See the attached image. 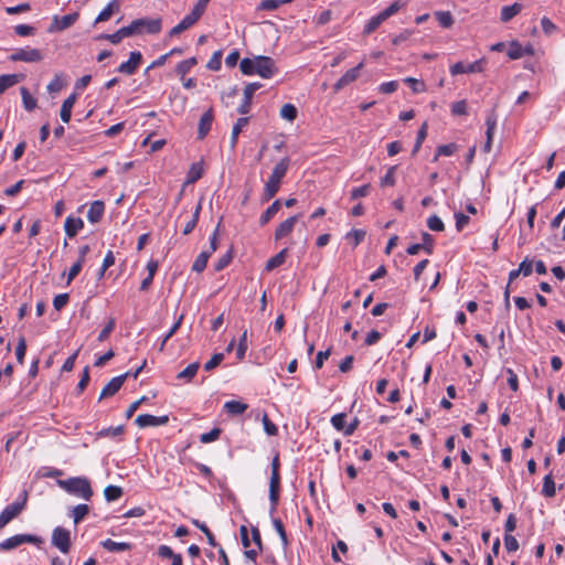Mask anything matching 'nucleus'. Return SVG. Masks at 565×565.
Returning a JSON list of instances; mask_svg holds the SVG:
<instances>
[{
	"instance_id": "1",
	"label": "nucleus",
	"mask_w": 565,
	"mask_h": 565,
	"mask_svg": "<svg viewBox=\"0 0 565 565\" xmlns=\"http://www.w3.org/2000/svg\"><path fill=\"white\" fill-rule=\"evenodd\" d=\"M239 70L244 75H259L263 78H271L277 72L275 61L265 55H258L254 58L244 57L239 63Z\"/></svg>"
},
{
	"instance_id": "2",
	"label": "nucleus",
	"mask_w": 565,
	"mask_h": 565,
	"mask_svg": "<svg viewBox=\"0 0 565 565\" xmlns=\"http://www.w3.org/2000/svg\"><path fill=\"white\" fill-rule=\"evenodd\" d=\"M289 166L290 159L288 157L282 158L275 164L263 190L262 200L264 202L269 201L278 193L281 181L286 177Z\"/></svg>"
},
{
	"instance_id": "3",
	"label": "nucleus",
	"mask_w": 565,
	"mask_h": 565,
	"mask_svg": "<svg viewBox=\"0 0 565 565\" xmlns=\"http://www.w3.org/2000/svg\"><path fill=\"white\" fill-rule=\"evenodd\" d=\"M280 457L279 452H276L270 462V478H269V513L273 515L278 507L280 499Z\"/></svg>"
},
{
	"instance_id": "4",
	"label": "nucleus",
	"mask_w": 565,
	"mask_h": 565,
	"mask_svg": "<svg viewBox=\"0 0 565 565\" xmlns=\"http://www.w3.org/2000/svg\"><path fill=\"white\" fill-rule=\"evenodd\" d=\"M57 484L67 493L76 495L84 500H90V498L93 497L90 482L85 477H72L66 480H58Z\"/></svg>"
},
{
	"instance_id": "5",
	"label": "nucleus",
	"mask_w": 565,
	"mask_h": 565,
	"mask_svg": "<svg viewBox=\"0 0 565 565\" xmlns=\"http://www.w3.org/2000/svg\"><path fill=\"white\" fill-rule=\"evenodd\" d=\"M209 2L210 0H199L196 4L193 7L192 11L170 30L169 36H177L192 28L205 12Z\"/></svg>"
},
{
	"instance_id": "6",
	"label": "nucleus",
	"mask_w": 565,
	"mask_h": 565,
	"mask_svg": "<svg viewBox=\"0 0 565 565\" xmlns=\"http://www.w3.org/2000/svg\"><path fill=\"white\" fill-rule=\"evenodd\" d=\"M128 28L132 35L158 34L162 29V21L160 18H142L134 20Z\"/></svg>"
},
{
	"instance_id": "7",
	"label": "nucleus",
	"mask_w": 565,
	"mask_h": 565,
	"mask_svg": "<svg viewBox=\"0 0 565 565\" xmlns=\"http://www.w3.org/2000/svg\"><path fill=\"white\" fill-rule=\"evenodd\" d=\"M402 7L403 3H401L399 1H394L391 6L381 11L379 14L372 17L364 25L363 34L369 35L373 33L384 21H386L393 14L397 13Z\"/></svg>"
},
{
	"instance_id": "8",
	"label": "nucleus",
	"mask_w": 565,
	"mask_h": 565,
	"mask_svg": "<svg viewBox=\"0 0 565 565\" xmlns=\"http://www.w3.org/2000/svg\"><path fill=\"white\" fill-rule=\"evenodd\" d=\"M26 543L40 546L43 543V539L33 534H15L2 541L0 543V550L11 551Z\"/></svg>"
},
{
	"instance_id": "9",
	"label": "nucleus",
	"mask_w": 565,
	"mask_h": 565,
	"mask_svg": "<svg viewBox=\"0 0 565 565\" xmlns=\"http://www.w3.org/2000/svg\"><path fill=\"white\" fill-rule=\"evenodd\" d=\"M26 492H23V497L20 501H15L9 505H7L2 512L0 513V530L3 529L7 524H9L13 519H15L26 505Z\"/></svg>"
},
{
	"instance_id": "10",
	"label": "nucleus",
	"mask_w": 565,
	"mask_h": 565,
	"mask_svg": "<svg viewBox=\"0 0 565 565\" xmlns=\"http://www.w3.org/2000/svg\"><path fill=\"white\" fill-rule=\"evenodd\" d=\"M44 57L43 53L39 49L25 46L22 49H17L10 55V60L13 62H25V63H35L42 61Z\"/></svg>"
},
{
	"instance_id": "11",
	"label": "nucleus",
	"mask_w": 565,
	"mask_h": 565,
	"mask_svg": "<svg viewBox=\"0 0 565 565\" xmlns=\"http://www.w3.org/2000/svg\"><path fill=\"white\" fill-rule=\"evenodd\" d=\"M51 542L60 552L67 554L72 546L70 531L62 526H56L52 532Z\"/></svg>"
},
{
	"instance_id": "12",
	"label": "nucleus",
	"mask_w": 565,
	"mask_h": 565,
	"mask_svg": "<svg viewBox=\"0 0 565 565\" xmlns=\"http://www.w3.org/2000/svg\"><path fill=\"white\" fill-rule=\"evenodd\" d=\"M79 18V12L68 13L66 15L60 17L54 15L52 21L47 28L49 33L62 32L68 28H71Z\"/></svg>"
},
{
	"instance_id": "13",
	"label": "nucleus",
	"mask_w": 565,
	"mask_h": 565,
	"mask_svg": "<svg viewBox=\"0 0 565 565\" xmlns=\"http://www.w3.org/2000/svg\"><path fill=\"white\" fill-rule=\"evenodd\" d=\"M484 60H477L472 63L457 62L450 67V74L452 76L459 74H471L483 71Z\"/></svg>"
},
{
	"instance_id": "14",
	"label": "nucleus",
	"mask_w": 565,
	"mask_h": 565,
	"mask_svg": "<svg viewBox=\"0 0 565 565\" xmlns=\"http://www.w3.org/2000/svg\"><path fill=\"white\" fill-rule=\"evenodd\" d=\"M169 416H154L151 414H140L136 417L135 424L139 428H147V427H156V426H163L168 424Z\"/></svg>"
},
{
	"instance_id": "15",
	"label": "nucleus",
	"mask_w": 565,
	"mask_h": 565,
	"mask_svg": "<svg viewBox=\"0 0 565 565\" xmlns=\"http://www.w3.org/2000/svg\"><path fill=\"white\" fill-rule=\"evenodd\" d=\"M142 62V54L139 51L130 52L129 60L122 62L117 71L126 75H134Z\"/></svg>"
},
{
	"instance_id": "16",
	"label": "nucleus",
	"mask_w": 565,
	"mask_h": 565,
	"mask_svg": "<svg viewBox=\"0 0 565 565\" xmlns=\"http://www.w3.org/2000/svg\"><path fill=\"white\" fill-rule=\"evenodd\" d=\"M130 375V372L113 377L102 390L99 399L114 396L124 385L126 379Z\"/></svg>"
},
{
	"instance_id": "17",
	"label": "nucleus",
	"mask_w": 565,
	"mask_h": 565,
	"mask_svg": "<svg viewBox=\"0 0 565 565\" xmlns=\"http://www.w3.org/2000/svg\"><path fill=\"white\" fill-rule=\"evenodd\" d=\"M364 67V62L362 61L355 67L347 71L334 84V90L339 92L343 89L349 84L356 81L360 76L361 70Z\"/></svg>"
},
{
	"instance_id": "18",
	"label": "nucleus",
	"mask_w": 565,
	"mask_h": 565,
	"mask_svg": "<svg viewBox=\"0 0 565 565\" xmlns=\"http://www.w3.org/2000/svg\"><path fill=\"white\" fill-rule=\"evenodd\" d=\"M262 87L260 83H249L244 88V98L237 108L241 115H246L250 110L252 99L257 89Z\"/></svg>"
},
{
	"instance_id": "19",
	"label": "nucleus",
	"mask_w": 565,
	"mask_h": 565,
	"mask_svg": "<svg viewBox=\"0 0 565 565\" xmlns=\"http://www.w3.org/2000/svg\"><path fill=\"white\" fill-rule=\"evenodd\" d=\"M214 121V111L213 108L206 110L200 118L199 127H198V139H204L212 128V124Z\"/></svg>"
},
{
	"instance_id": "20",
	"label": "nucleus",
	"mask_w": 565,
	"mask_h": 565,
	"mask_svg": "<svg viewBox=\"0 0 565 565\" xmlns=\"http://www.w3.org/2000/svg\"><path fill=\"white\" fill-rule=\"evenodd\" d=\"M298 220L299 215H292L285 220L284 222H281L275 231V239L280 241L284 237L288 236L294 231Z\"/></svg>"
},
{
	"instance_id": "21",
	"label": "nucleus",
	"mask_w": 565,
	"mask_h": 565,
	"mask_svg": "<svg viewBox=\"0 0 565 565\" xmlns=\"http://www.w3.org/2000/svg\"><path fill=\"white\" fill-rule=\"evenodd\" d=\"M83 227L84 221L81 217L70 215L64 222V231L68 238L75 237Z\"/></svg>"
},
{
	"instance_id": "22",
	"label": "nucleus",
	"mask_w": 565,
	"mask_h": 565,
	"mask_svg": "<svg viewBox=\"0 0 565 565\" xmlns=\"http://www.w3.org/2000/svg\"><path fill=\"white\" fill-rule=\"evenodd\" d=\"M105 213V203L100 200H96L90 203L89 209L87 211V220L92 224H96L100 222Z\"/></svg>"
},
{
	"instance_id": "23",
	"label": "nucleus",
	"mask_w": 565,
	"mask_h": 565,
	"mask_svg": "<svg viewBox=\"0 0 565 565\" xmlns=\"http://www.w3.org/2000/svg\"><path fill=\"white\" fill-rule=\"evenodd\" d=\"M120 11V2L119 0H111L96 17L94 21V25L100 22L108 21L113 14Z\"/></svg>"
},
{
	"instance_id": "24",
	"label": "nucleus",
	"mask_w": 565,
	"mask_h": 565,
	"mask_svg": "<svg viewBox=\"0 0 565 565\" xmlns=\"http://www.w3.org/2000/svg\"><path fill=\"white\" fill-rule=\"evenodd\" d=\"M100 545L108 552L119 553L130 551L132 548V544L128 542H116L111 539H106L100 542Z\"/></svg>"
},
{
	"instance_id": "25",
	"label": "nucleus",
	"mask_w": 565,
	"mask_h": 565,
	"mask_svg": "<svg viewBox=\"0 0 565 565\" xmlns=\"http://www.w3.org/2000/svg\"><path fill=\"white\" fill-rule=\"evenodd\" d=\"M76 102V94H71L62 104L60 116L63 122L68 124L72 116V109Z\"/></svg>"
},
{
	"instance_id": "26",
	"label": "nucleus",
	"mask_w": 565,
	"mask_h": 565,
	"mask_svg": "<svg viewBox=\"0 0 565 565\" xmlns=\"http://www.w3.org/2000/svg\"><path fill=\"white\" fill-rule=\"evenodd\" d=\"M281 202L279 199L275 200L260 215L259 224L260 226L266 225L280 210Z\"/></svg>"
},
{
	"instance_id": "27",
	"label": "nucleus",
	"mask_w": 565,
	"mask_h": 565,
	"mask_svg": "<svg viewBox=\"0 0 565 565\" xmlns=\"http://www.w3.org/2000/svg\"><path fill=\"white\" fill-rule=\"evenodd\" d=\"M287 255H288V249L287 248L281 249L279 253H277L275 256L270 257L266 262L265 270L266 271H271L275 268H277V267L281 266L282 264H285V262L287 259Z\"/></svg>"
},
{
	"instance_id": "28",
	"label": "nucleus",
	"mask_w": 565,
	"mask_h": 565,
	"mask_svg": "<svg viewBox=\"0 0 565 565\" xmlns=\"http://www.w3.org/2000/svg\"><path fill=\"white\" fill-rule=\"evenodd\" d=\"M158 555L162 558H171V565H183L182 556L180 554H175L168 545H160L158 547Z\"/></svg>"
},
{
	"instance_id": "29",
	"label": "nucleus",
	"mask_w": 565,
	"mask_h": 565,
	"mask_svg": "<svg viewBox=\"0 0 565 565\" xmlns=\"http://www.w3.org/2000/svg\"><path fill=\"white\" fill-rule=\"evenodd\" d=\"M128 36H132V34H131V30H129V28L127 25V26L120 28L113 34H103V35H100V39H105L113 44H118L122 41V39L128 38Z\"/></svg>"
},
{
	"instance_id": "30",
	"label": "nucleus",
	"mask_w": 565,
	"mask_h": 565,
	"mask_svg": "<svg viewBox=\"0 0 565 565\" xmlns=\"http://www.w3.org/2000/svg\"><path fill=\"white\" fill-rule=\"evenodd\" d=\"M201 210H202V204H201V202H199L195 205L192 215L190 216L189 221L185 223V225L182 230L183 235H189L195 228V226L199 222Z\"/></svg>"
},
{
	"instance_id": "31",
	"label": "nucleus",
	"mask_w": 565,
	"mask_h": 565,
	"mask_svg": "<svg viewBox=\"0 0 565 565\" xmlns=\"http://www.w3.org/2000/svg\"><path fill=\"white\" fill-rule=\"evenodd\" d=\"M198 64L196 57H190L184 61H181L177 67L175 72L181 77V79H184L185 75L190 73V71Z\"/></svg>"
},
{
	"instance_id": "32",
	"label": "nucleus",
	"mask_w": 565,
	"mask_h": 565,
	"mask_svg": "<svg viewBox=\"0 0 565 565\" xmlns=\"http://www.w3.org/2000/svg\"><path fill=\"white\" fill-rule=\"evenodd\" d=\"M248 118L247 117H239L236 122L233 126L232 134H231V146L234 148L237 143L238 136L242 131V129L247 126Z\"/></svg>"
},
{
	"instance_id": "33",
	"label": "nucleus",
	"mask_w": 565,
	"mask_h": 565,
	"mask_svg": "<svg viewBox=\"0 0 565 565\" xmlns=\"http://www.w3.org/2000/svg\"><path fill=\"white\" fill-rule=\"evenodd\" d=\"M211 255H212V252H207V250L201 252L196 256L195 260L193 262L192 270L196 271V273L203 271L206 268V265H207V262H209V258Z\"/></svg>"
},
{
	"instance_id": "34",
	"label": "nucleus",
	"mask_w": 565,
	"mask_h": 565,
	"mask_svg": "<svg viewBox=\"0 0 565 565\" xmlns=\"http://www.w3.org/2000/svg\"><path fill=\"white\" fill-rule=\"evenodd\" d=\"M248 405L239 401H228L224 404V408L231 415H242Z\"/></svg>"
},
{
	"instance_id": "35",
	"label": "nucleus",
	"mask_w": 565,
	"mask_h": 565,
	"mask_svg": "<svg viewBox=\"0 0 565 565\" xmlns=\"http://www.w3.org/2000/svg\"><path fill=\"white\" fill-rule=\"evenodd\" d=\"M435 18L444 29H449L454 25L455 20L450 11H436Z\"/></svg>"
},
{
	"instance_id": "36",
	"label": "nucleus",
	"mask_w": 565,
	"mask_h": 565,
	"mask_svg": "<svg viewBox=\"0 0 565 565\" xmlns=\"http://www.w3.org/2000/svg\"><path fill=\"white\" fill-rule=\"evenodd\" d=\"M199 367H200V363L193 362V363L189 364L183 371H181L177 375V379L190 382L196 375Z\"/></svg>"
},
{
	"instance_id": "37",
	"label": "nucleus",
	"mask_w": 565,
	"mask_h": 565,
	"mask_svg": "<svg viewBox=\"0 0 565 565\" xmlns=\"http://www.w3.org/2000/svg\"><path fill=\"white\" fill-rule=\"evenodd\" d=\"M521 9H522V6L519 4V3H514L512 6H508V7L502 8V10H501V20L503 22L510 21L516 14L520 13Z\"/></svg>"
},
{
	"instance_id": "38",
	"label": "nucleus",
	"mask_w": 565,
	"mask_h": 565,
	"mask_svg": "<svg viewBox=\"0 0 565 565\" xmlns=\"http://www.w3.org/2000/svg\"><path fill=\"white\" fill-rule=\"evenodd\" d=\"M19 82L17 74H7L0 76V95L3 94L8 88L14 86Z\"/></svg>"
},
{
	"instance_id": "39",
	"label": "nucleus",
	"mask_w": 565,
	"mask_h": 565,
	"mask_svg": "<svg viewBox=\"0 0 565 565\" xmlns=\"http://www.w3.org/2000/svg\"><path fill=\"white\" fill-rule=\"evenodd\" d=\"M396 170H397V166H392L387 169L386 173L384 177L381 178L380 180V185L382 188H385V186H394L395 183H396Z\"/></svg>"
},
{
	"instance_id": "40",
	"label": "nucleus",
	"mask_w": 565,
	"mask_h": 565,
	"mask_svg": "<svg viewBox=\"0 0 565 565\" xmlns=\"http://www.w3.org/2000/svg\"><path fill=\"white\" fill-rule=\"evenodd\" d=\"M124 494V491L120 487L118 486H113V484H109L107 486L105 489H104V495H105V499L109 502L111 501H116L118 499H120Z\"/></svg>"
},
{
	"instance_id": "41",
	"label": "nucleus",
	"mask_w": 565,
	"mask_h": 565,
	"mask_svg": "<svg viewBox=\"0 0 565 565\" xmlns=\"http://www.w3.org/2000/svg\"><path fill=\"white\" fill-rule=\"evenodd\" d=\"M203 175V167L201 163H193L189 171H188V175H186V183H194L196 182L199 179H201Z\"/></svg>"
},
{
	"instance_id": "42",
	"label": "nucleus",
	"mask_w": 565,
	"mask_h": 565,
	"mask_svg": "<svg viewBox=\"0 0 565 565\" xmlns=\"http://www.w3.org/2000/svg\"><path fill=\"white\" fill-rule=\"evenodd\" d=\"M279 114L281 118L288 121H294L297 118L298 110L294 104L287 103L282 105Z\"/></svg>"
},
{
	"instance_id": "43",
	"label": "nucleus",
	"mask_w": 565,
	"mask_h": 565,
	"mask_svg": "<svg viewBox=\"0 0 565 565\" xmlns=\"http://www.w3.org/2000/svg\"><path fill=\"white\" fill-rule=\"evenodd\" d=\"M192 524L203 532V535L206 536L207 543L211 546H216L217 545V543L215 541L214 534L210 531V529L206 526L205 523H203V522H201V521H199L196 519H193L192 520Z\"/></svg>"
},
{
	"instance_id": "44",
	"label": "nucleus",
	"mask_w": 565,
	"mask_h": 565,
	"mask_svg": "<svg viewBox=\"0 0 565 565\" xmlns=\"http://www.w3.org/2000/svg\"><path fill=\"white\" fill-rule=\"evenodd\" d=\"M183 318L184 316L183 315H180V317L177 319V321L172 324V327L170 328V330L167 332V334L163 337L160 345H159V351L162 352L164 350V347H166V343L167 341L174 335V333L180 329L181 324H182V321H183Z\"/></svg>"
},
{
	"instance_id": "45",
	"label": "nucleus",
	"mask_w": 565,
	"mask_h": 565,
	"mask_svg": "<svg viewBox=\"0 0 565 565\" xmlns=\"http://www.w3.org/2000/svg\"><path fill=\"white\" fill-rule=\"evenodd\" d=\"M22 103L28 111H32L36 107V99L30 94L29 89L21 87Z\"/></svg>"
},
{
	"instance_id": "46",
	"label": "nucleus",
	"mask_w": 565,
	"mask_h": 565,
	"mask_svg": "<svg viewBox=\"0 0 565 565\" xmlns=\"http://www.w3.org/2000/svg\"><path fill=\"white\" fill-rule=\"evenodd\" d=\"M89 513V507L87 504H77L74 509H73V521L75 524H78L81 523L85 518L86 515Z\"/></svg>"
},
{
	"instance_id": "47",
	"label": "nucleus",
	"mask_w": 565,
	"mask_h": 565,
	"mask_svg": "<svg viewBox=\"0 0 565 565\" xmlns=\"http://www.w3.org/2000/svg\"><path fill=\"white\" fill-rule=\"evenodd\" d=\"M457 151V145L448 143L441 145L436 149V153L434 157V161H437L439 157H449L452 156Z\"/></svg>"
},
{
	"instance_id": "48",
	"label": "nucleus",
	"mask_w": 565,
	"mask_h": 565,
	"mask_svg": "<svg viewBox=\"0 0 565 565\" xmlns=\"http://www.w3.org/2000/svg\"><path fill=\"white\" fill-rule=\"evenodd\" d=\"M542 493L547 498L555 495V482L551 475H547L544 478Z\"/></svg>"
},
{
	"instance_id": "49",
	"label": "nucleus",
	"mask_w": 565,
	"mask_h": 565,
	"mask_svg": "<svg viewBox=\"0 0 565 565\" xmlns=\"http://www.w3.org/2000/svg\"><path fill=\"white\" fill-rule=\"evenodd\" d=\"M507 54L511 60H516L524 55V50L519 42L513 41L510 43Z\"/></svg>"
},
{
	"instance_id": "50",
	"label": "nucleus",
	"mask_w": 565,
	"mask_h": 565,
	"mask_svg": "<svg viewBox=\"0 0 565 565\" xmlns=\"http://www.w3.org/2000/svg\"><path fill=\"white\" fill-rule=\"evenodd\" d=\"M371 192V184L370 183H366V184H363L359 188H354L352 189V191L350 192V199L352 201L354 200H358L360 198H365L370 194Z\"/></svg>"
},
{
	"instance_id": "51",
	"label": "nucleus",
	"mask_w": 565,
	"mask_h": 565,
	"mask_svg": "<svg viewBox=\"0 0 565 565\" xmlns=\"http://www.w3.org/2000/svg\"><path fill=\"white\" fill-rule=\"evenodd\" d=\"M422 241L420 246H423V250H425L428 255H431L434 253L435 247V238L433 235H430L427 232H424L422 234Z\"/></svg>"
},
{
	"instance_id": "52",
	"label": "nucleus",
	"mask_w": 565,
	"mask_h": 565,
	"mask_svg": "<svg viewBox=\"0 0 565 565\" xmlns=\"http://www.w3.org/2000/svg\"><path fill=\"white\" fill-rule=\"evenodd\" d=\"M26 352V341L24 337H20L15 348V356L19 364L24 363V356Z\"/></svg>"
},
{
	"instance_id": "53",
	"label": "nucleus",
	"mask_w": 565,
	"mask_h": 565,
	"mask_svg": "<svg viewBox=\"0 0 565 565\" xmlns=\"http://www.w3.org/2000/svg\"><path fill=\"white\" fill-rule=\"evenodd\" d=\"M273 525H274V529L276 530L277 534L279 535L282 545L287 546L288 537H287V533L285 531V526H284V523L281 522V520L278 518L273 519Z\"/></svg>"
},
{
	"instance_id": "54",
	"label": "nucleus",
	"mask_w": 565,
	"mask_h": 565,
	"mask_svg": "<svg viewBox=\"0 0 565 565\" xmlns=\"http://www.w3.org/2000/svg\"><path fill=\"white\" fill-rule=\"evenodd\" d=\"M246 351H247V331L245 330L239 338L237 349H236V356L239 361L244 360Z\"/></svg>"
},
{
	"instance_id": "55",
	"label": "nucleus",
	"mask_w": 565,
	"mask_h": 565,
	"mask_svg": "<svg viewBox=\"0 0 565 565\" xmlns=\"http://www.w3.org/2000/svg\"><path fill=\"white\" fill-rule=\"evenodd\" d=\"M124 426L122 425H118V426H115V427H107V428H103L99 433H98V436L99 437H116V436H120L124 434Z\"/></svg>"
},
{
	"instance_id": "56",
	"label": "nucleus",
	"mask_w": 565,
	"mask_h": 565,
	"mask_svg": "<svg viewBox=\"0 0 565 565\" xmlns=\"http://www.w3.org/2000/svg\"><path fill=\"white\" fill-rule=\"evenodd\" d=\"M426 137H427V124L424 122L423 126L420 127V129L417 132L416 142H415V146H414V149H413V152H412L413 156H415L418 152V150L420 149L424 140L426 139Z\"/></svg>"
},
{
	"instance_id": "57",
	"label": "nucleus",
	"mask_w": 565,
	"mask_h": 565,
	"mask_svg": "<svg viewBox=\"0 0 565 565\" xmlns=\"http://www.w3.org/2000/svg\"><path fill=\"white\" fill-rule=\"evenodd\" d=\"M427 226L434 232H443L445 230L444 222L437 215H431L427 218Z\"/></svg>"
},
{
	"instance_id": "58",
	"label": "nucleus",
	"mask_w": 565,
	"mask_h": 565,
	"mask_svg": "<svg viewBox=\"0 0 565 565\" xmlns=\"http://www.w3.org/2000/svg\"><path fill=\"white\" fill-rule=\"evenodd\" d=\"M115 326L116 320L114 318H110L106 326L103 328V330L99 332L97 340L99 342H104L105 340H107L110 333L114 331Z\"/></svg>"
},
{
	"instance_id": "59",
	"label": "nucleus",
	"mask_w": 565,
	"mask_h": 565,
	"mask_svg": "<svg viewBox=\"0 0 565 565\" xmlns=\"http://www.w3.org/2000/svg\"><path fill=\"white\" fill-rule=\"evenodd\" d=\"M262 422L264 430L268 436H276L278 434V428L276 424L270 420L267 414L263 415Z\"/></svg>"
},
{
	"instance_id": "60",
	"label": "nucleus",
	"mask_w": 565,
	"mask_h": 565,
	"mask_svg": "<svg viewBox=\"0 0 565 565\" xmlns=\"http://www.w3.org/2000/svg\"><path fill=\"white\" fill-rule=\"evenodd\" d=\"M414 33H415V30L405 29L401 33H398L392 38V43L397 46V45L402 44L403 42L409 40Z\"/></svg>"
},
{
	"instance_id": "61",
	"label": "nucleus",
	"mask_w": 565,
	"mask_h": 565,
	"mask_svg": "<svg viewBox=\"0 0 565 565\" xmlns=\"http://www.w3.org/2000/svg\"><path fill=\"white\" fill-rule=\"evenodd\" d=\"M365 237V231L352 230L347 234V238L352 242L353 246H358Z\"/></svg>"
},
{
	"instance_id": "62",
	"label": "nucleus",
	"mask_w": 565,
	"mask_h": 565,
	"mask_svg": "<svg viewBox=\"0 0 565 565\" xmlns=\"http://www.w3.org/2000/svg\"><path fill=\"white\" fill-rule=\"evenodd\" d=\"M345 418H347V414L345 413H338L335 415H333L331 417V424L332 426L341 431L343 430L344 431V428H345Z\"/></svg>"
},
{
	"instance_id": "63",
	"label": "nucleus",
	"mask_w": 565,
	"mask_h": 565,
	"mask_svg": "<svg viewBox=\"0 0 565 565\" xmlns=\"http://www.w3.org/2000/svg\"><path fill=\"white\" fill-rule=\"evenodd\" d=\"M221 61H222V52L216 51L213 53L211 58L209 60L206 67L211 71H220L221 68Z\"/></svg>"
},
{
	"instance_id": "64",
	"label": "nucleus",
	"mask_w": 565,
	"mask_h": 565,
	"mask_svg": "<svg viewBox=\"0 0 565 565\" xmlns=\"http://www.w3.org/2000/svg\"><path fill=\"white\" fill-rule=\"evenodd\" d=\"M224 360L223 353H215L212 355V358L204 364V370L206 372H210L214 370L216 366L221 364V362Z\"/></svg>"
}]
</instances>
